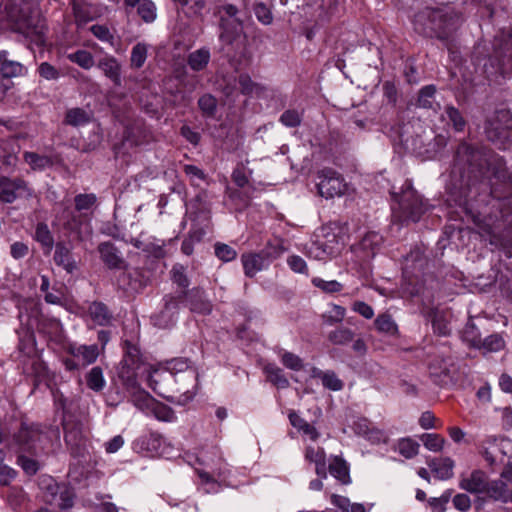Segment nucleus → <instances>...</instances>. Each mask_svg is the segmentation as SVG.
Here are the masks:
<instances>
[{
	"label": "nucleus",
	"mask_w": 512,
	"mask_h": 512,
	"mask_svg": "<svg viewBox=\"0 0 512 512\" xmlns=\"http://www.w3.org/2000/svg\"><path fill=\"white\" fill-rule=\"evenodd\" d=\"M352 429L357 435L364 437L371 443H380L384 440L383 430L375 427L373 423L365 417L357 418L352 424Z\"/></svg>",
	"instance_id": "nucleus-18"
},
{
	"label": "nucleus",
	"mask_w": 512,
	"mask_h": 512,
	"mask_svg": "<svg viewBox=\"0 0 512 512\" xmlns=\"http://www.w3.org/2000/svg\"><path fill=\"white\" fill-rule=\"evenodd\" d=\"M17 464L22 468L25 474L35 475L41 468L42 464L38 460V456L29 454L28 452H18Z\"/></svg>",
	"instance_id": "nucleus-33"
},
{
	"label": "nucleus",
	"mask_w": 512,
	"mask_h": 512,
	"mask_svg": "<svg viewBox=\"0 0 512 512\" xmlns=\"http://www.w3.org/2000/svg\"><path fill=\"white\" fill-rule=\"evenodd\" d=\"M328 471L341 484L347 485L351 483L349 465L341 456H333L331 458Z\"/></svg>",
	"instance_id": "nucleus-24"
},
{
	"label": "nucleus",
	"mask_w": 512,
	"mask_h": 512,
	"mask_svg": "<svg viewBox=\"0 0 512 512\" xmlns=\"http://www.w3.org/2000/svg\"><path fill=\"white\" fill-rule=\"evenodd\" d=\"M215 255L224 262L232 261L236 258V251L229 245L224 243H216L215 246Z\"/></svg>",
	"instance_id": "nucleus-58"
},
{
	"label": "nucleus",
	"mask_w": 512,
	"mask_h": 512,
	"mask_svg": "<svg viewBox=\"0 0 512 512\" xmlns=\"http://www.w3.org/2000/svg\"><path fill=\"white\" fill-rule=\"evenodd\" d=\"M97 201L95 194H78L74 198L75 209L79 212L91 209Z\"/></svg>",
	"instance_id": "nucleus-54"
},
{
	"label": "nucleus",
	"mask_w": 512,
	"mask_h": 512,
	"mask_svg": "<svg viewBox=\"0 0 512 512\" xmlns=\"http://www.w3.org/2000/svg\"><path fill=\"white\" fill-rule=\"evenodd\" d=\"M458 486L470 494L485 495L487 499L494 502H508V484L501 479L491 480L488 474L481 469L461 474Z\"/></svg>",
	"instance_id": "nucleus-5"
},
{
	"label": "nucleus",
	"mask_w": 512,
	"mask_h": 512,
	"mask_svg": "<svg viewBox=\"0 0 512 512\" xmlns=\"http://www.w3.org/2000/svg\"><path fill=\"white\" fill-rule=\"evenodd\" d=\"M436 88L434 85H426L422 87L418 94L417 104L421 108H433Z\"/></svg>",
	"instance_id": "nucleus-49"
},
{
	"label": "nucleus",
	"mask_w": 512,
	"mask_h": 512,
	"mask_svg": "<svg viewBox=\"0 0 512 512\" xmlns=\"http://www.w3.org/2000/svg\"><path fill=\"white\" fill-rule=\"evenodd\" d=\"M66 57L70 62L77 64L85 70H89L94 65L93 55L87 50H77L67 54Z\"/></svg>",
	"instance_id": "nucleus-41"
},
{
	"label": "nucleus",
	"mask_w": 512,
	"mask_h": 512,
	"mask_svg": "<svg viewBox=\"0 0 512 512\" xmlns=\"http://www.w3.org/2000/svg\"><path fill=\"white\" fill-rule=\"evenodd\" d=\"M178 298L185 299L186 306L191 312L206 315L212 311V303L206 298L205 292L201 288L183 291Z\"/></svg>",
	"instance_id": "nucleus-16"
},
{
	"label": "nucleus",
	"mask_w": 512,
	"mask_h": 512,
	"mask_svg": "<svg viewBox=\"0 0 512 512\" xmlns=\"http://www.w3.org/2000/svg\"><path fill=\"white\" fill-rule=\"evenodd\" d=\"M53 260L57 266L62 267L68 273L77 270V262L71 248L62 242L56 244Z\"/></svg>",
	"instance_id": "nucleus-20"
},
{
	"label": "nucleus",
	"mask_w": 512,
	"mask_h": 512,
	"mask_svg": "<svg viewBox=\"0 0 512 512\" xmlns=\"http://www.w3.org/2000/svg\"><path fill=\"white\" fill-rule=\"evenodd\" d=\"M131 393V401L133 404L142 411L151 409V406L155 399L151 397L147 392L140 389L139 384L134 389H127Z\"/></svg>",
	"instance_id": "nucleus-36"
},
{
	"label": "nucleus",
	"mask_w": 512,
	"mask_h": 512,
	"mask_svg": "<svg viewBox=\"0 0 512 512\" xmlns=\"http://www.w3.org/2000/svg\"><path fill=\"white\" fill-rule=\"evenodd\" d=\"M287 264L289 268L295 272L300 274H308V267L305 260L298 255H291L287 258Z\"/></svg>",
	"instance_id": "nucleus-63"
},
{
	"label": "nucleus",
	"mask_w": 512,
	"mask_h": 512,
	"mask_svg": "<svg viewBox=\"0 0 512 512\" xmlns=\"http://www.w3.org/2000/svg\"><path fill=\"white\" fill-rule=\"evenodd\" d=\"M64 440L76 456H82L85 451L86 438L83 425L76 420H65L63 423Z\"/></svg>",
	"instance_id": "nucleus-15"
},
{
	"label": "nucleus",
	"mask_w": 512,
	"mask_h": 512,
	"mask_svg": "<svg viewBox=\"0 0 512 512\" xmlns=\"http://www.w3.org/2000/svg\"><path fill=\"white\" fill-rule=\"evenodd\" d=\"M354 332L347 327H339L328 334V340L333 345H346L353 341Z\"/></svg>",
	"instance_id": "nucleus-42"
},
{
	"label": "nucleus",
	"mask_w": 512,
	"mask_h": 512,
	"mask_svg": "<svg viewBox=\"0 0 512 512\" xmlns=\"http://www.w3.org/2000/svg\"><path fill=\"white\" fill-rule=\"evenodd\" d=\"M251 175L252 171L241 165L233 171L232 179L237 186L243 188L248 184Z\"/></svg>",
	"instance_id": "nucleus-60"
},
{
	"label": "nucleus",
	"mask_w": 512,
	"mask_h": 512,
	"mask_svg": "<svg viewBox=\"0 0 512 512\" xmlns=\"http://www.w3.org/2000/svg\"><path fill=\"white\" fill-rule=\"evenodd\" d=\"M19 147L17 150L2 146L0 148V170L4 173H13L17 170L19 158H18Z\"/></svg>",
	"instance_id": "nucleus-26"
},
{
	"label": "nucleus",
	"mask_w": 512,
	"mask_h": 512,
	"mask_svg": "<svg viewBox=\"0 0 512 512\" xmlns=\"http://www.w3.org/2000/svg\"><path fill=\"white\" fill-rule=\"evenodd\" d=\"M392 214L401 224L418 222L429 210L428 201L413 188L411 180H405L400 192L392 191Z\"/></svg>",
	"instance_id": "nucleus-4"
},
{
	"label": "nucleus",
	"mask_w": 512,
	"mask_h": 512,
	"mask_svg": "<svg viewBox=\"0 0 512 512\" xmlns=\"http://www.w3.org/2000/svg\"><path fill=\"white\" fill-rule=\"evenodd\" d=\"M150 412L159 421L173 422L176 419L175 413L171 407L156 400L153 402Z\"/></svg>",
	"instance_id": "nucleus-43"
},
{
	"label": "nucleus",
	"mask_w": 512,
	"mask_h": 512,
	"mask_svg": "<svg viewBox=\"0 0 512 512\" xmlns=\"http://www.w3.org/2000/svg\"><path fill=\"white\" fill-rule=\"evenodd\" d=\"M317 189L320 196L331 199L344 195L348 189L344 177L332 168H323L317 172Z\"/></svg>",
	"instance_id": "nucleus-12"
},
{
	"label": "nucleus",
	"mask_w": 512,
	"mask_h": 512,
	"mask_svg": "<svg viewBox=\"0 0 512 512\" xmlns=\"http://www.w3.org/2000/svg\"><path fill=\"white\" fill-rule=\"evenodd\" d=\"M503 178L500 185L493 184L490 188L489 195L497 200L508 199L512 197V176L508 175L506 171L501 173Z\"/></svg>",
	"instance_id": "nucleus-31"
},
{
	"label": "nucleus",
	"mask_w": 512,
	"mask_h": 512,
	"mask_svg": "<svg viewBox=\"0 0 512 512\" xmlns=\"http://www.w3.org/2000/svg\"><path fill=\"white\" fill-rule=\"evenodd\" d=\"M282 363L285 367L294 371H300L303 368L302 359L291 352H285L282 355Z\"/></svg>",
	"instance_id": "nucleus-64"
},
{
	"label": "nucleus",
	"mask_w": 512,
	"mask_h": 512,
	"mask_svg": "<svg viewBox=\"0 0 512 512\" xmlns=\"http://www.w3.org/2000/svg\"><path fill=\"white\" fill-rule=\"evenodd\" d=\"M414 29L425 37L441 40L449 52L454 48V34L461 24V17L453 11L425 8L414 17Z\"/></svg>",
	"instance_id": "nucleus-2"
},
{
	"label": "nucleus",
	"mask_w": 512,
	"mask_h": 512,
	"mask_svg": "<svg viewBox=\"0 0 512 512\" xmlns=\"http://www.w3.org/2000/svg\"><path fill=\"white\" fill-rule=\"evenodd\" d=\"M444 116L452 124L455 131L462 132L464 130L466 121L457 108L454 106H447L445 108Z\"/></svg>",
	"instance_id": "nucleus-47"
},
{
	"label": "nucleus",
	"mask_w": 512,
	"mask_h": 512,
	"mask_svg": "<svg viewBox=\"0 0 512 512\" xmlns=\"http://www.w3.org/2000/svg\"><path fill=\"white\" fill-rule=\"evenodd\" d=\"M97 67L115 86H121V65L115 57L106 56L101 58L97 63Z\"/></svg>",
	"instance_id": "nucleus-23"
},
{
	"label": "nucleus",
	"mask_w": 512,
	"mask_h": 512,
	"mask_svg": "<svg viewBox=\"0 0 512 512\" xmlns=\"http://www.w3.org/2000/svg\"><path fill=\"white\" fill-rule=\"evenodd\" d=\"M148 55V47L144 43H137L133 46L130 56V66L133 69L141 68Z\"/></svg>",
	"instance_id": "nucleus-44"
},
{
	"label": "nucleus",
	"mask_w": 512,
	"mask_h": 512,
	"mask_svg": "<svg viewBox=\"0 0 512 512\" xmlns=\"http://www.w3.org/2000/svg\"><path fill=\"white\" fill-rule=\"evenodd\" d=\"M7 20L21 33H41L44 25L36 6L27 0H13L5 6Z\"/></svg>",
	"instance_id": "nucleus-8"
},
{
	"label": "nucleus",
	"mask_w": 512,
	"mask_h": 512,
	"mask_svg": "<svg viewBox=\"0 0 512 512\" xmlns=\"http://www.w3.org/2000/svg\"><path fill=\"white\" fill-rule=\"evenodd\" d=\"M168 371L167 374H171L172 376H177L182 373H186L187 370H196L190 365V362L184 358H176L171 360L168 363Z\"/></svg>",
	"instance_id": "nucleus-52"
},
{
	"label": "nucleus",
	"mask_w": 512,
	"mask_h": 512,
	"mask_svg": "<svg viewBox=\"0 0 512 512\" xmlns=\"http://www.w3.org/2000/svg\"><path fill=\"white\" fill-rule=\"evenodd\" d=\"M210 58L209 49L203 47L191 52L187 57V63L193 71L199 72L207 67Z\"/></svg>",
	"instance_id": "nucleus-32"
},
{
	"label": "nucleus",
	"mask_w": 512,
	"mask_h": 512,
	"mask_svg": "<svg viewBox=\"0 0 512 512\" xmlns=\"http://www.w3.org/2000/svg\"><path fill=\"white\" fill-rule=\"evenodd\" d=\"M86 383L91 390L95 392L102 391L106 384L102 368L99 366L93 367L86 375Z\"/></svg>",
	"instance_id": "nucleus-39"
},
{
	"label": "nucleus",
	"mask_w": 512,
	"mask_h": 512,
	"mask_svg": "<svg viewBox=\"0 0 512 512\" xmlns=\"http://www.w3.org/2000/svg\"><path fill=\"white\" fill-rule=\"evenodd\" d=\"M90 121L89 114L82 108H72L66 112L65 123L71 126H80Z\"/></svg>",
	"instance_id": "nucleus-45"
},
{
	"label": "nucleus",
	"mask_w": 512,
	"mask_h": 512,
	"mask_svg": "<svg viewBox=\"0 0 512 512\" xmlns=\"http://www.w3.org/2000/svg\"><path fill=\"white\" fill-rule=\"evenodd\" d=\"M228 18H221L222 32L219 39L222 43V51L227 56L245 55L247 48V35L243 31V25L235 17L237 8L231 4L223 6Z\"/></svg>",
	"instance_id": "nucleus-6"
},
{
	"label": "nucleus",
	"mask_w": 512,
	"mask_h": 512,
	"mask_svg": "<svg viewBox=\"0 0 512 512\" xmlns=\"http://www.w3.org/2000/svg\"><path fill=\"white\" fill-rule=\"evenodd\" d=\"M378 332L394 336L398 333V327L392 316L388 313H382L374 321Z\"/></svg>",
	"instance_id": "nucleus-38"
},
{
	"label": "nucleus",
	"mask_w": 512,
	"mask_h": 512,
	"mask_svg": "<svg viewBox=\"0 0 512 512\" xmlns=\"http://www.w3.org/2000/svg\"><path fill=\"white\" fill-rule=\"evenodd\" d=\"M423 443L428 450L438 452L443 448L444 439L438 434H425Z\"/></svg>",
	"instance_id": "nucleus-62"
},
{
	"label": "nucleus",
	"mask_w": 512,
	"mask_h": 512,
	"mask_svg": "<svg viewBox=\"0 0 512 512\" xmlns=\"http://www.w3.org/2000/svg\"><path fill=\"white\" fill-rule=\"evenodd\" d=\"M197 370H187L186 373L172 376L166 372H155L151 376L152 389L168 402L186 405L194 399L198 391Z\"/></svg>",
	"instance_id": "nucleus-3"
},
{
	"label": "nucleus",
	"mask_w": 512,
	"mask_h": 512,
	"mask_svg": "<svg viewBox=\"0 0 512 512\" xmlns=\"http://www.w3.org/2000/svg\"><path fill=\"white\" fill-rule=\"evenodd\" d=\"M432 328L435 334L439 336H448L451 333L448 314L444 311H434L432 313Z\"/></svg>",
	"instance_id": "nucleus-35"
},
{
	"label": "nucleus",
	"mask_w": 512,
	"mask_h": 512,
	"mask_svg": "<svg viewBox=\"0 0 512 512\" xmlns=\"http://www.w3.org/2000/svg\"><path fill=\"white\" fill-rule=\"evenodd\" d=\"M312 376L319 378L322 381L324 388L328 390L340 391L344 387L343 381L332 370L322 371L315 368L312 371Z\"/></svg>",
	"instance_id": "nucleus-29"
},
{
	"label": "nucleus",
	"mask_w": 512,
	"mask_h": 512,
	"mask_svg": "<svg viewBox=\"0 0 512 512\" xmlns=\"http://www.w3.org/2000/svg\"><path fill=\"white\" fill-rule=\"evenodd\" d=\"M37 72L45 80H58L61 76L60 71L48 62H42L38 68Z\"/></svg>",
	"instance_id": "nucleus-56"
},
{
	"label": "nucleus",
	"mask_w": 512,
	"mask_h": 512,
	"mask_svg": "<svg viewBox=\"0 0 512 512\" xmlns=\"http://www.w3.org/2000/svg\"><path fill=\"white\" fill-rule=\"evenodd\" d=\"M343 243L334 232H327L322 237L317 236L316 240L306 246L307 257L319 261H325L340 254Z\"/></svg>",
	"instance_id": "nucleus-11"
},
{
	"label": "nucleus",
	"mask_w": 512,
	"mask_h": 512,
	"mask_svg": "<svg viewBox=\"0 0 512 512\" xmlns=\"http://www.w3.org/2000/svg\"><path fill=\"white\" fill-rule=\"evenodd\" d=\"M346 309L340 305L333 304L331 310L323 315L324 323L334 325L343 321Z\"/></svg>",
	"instance_id": "nucleus-53"
},
{
	"label": "nucleus",
	"mask_w": 512,
	"mask_h": 512,
	"mask_svg": "<svg viewBox=\"0 0 512 512\" xmlns=\"http://www.w3.org/2000/svg\"><path fill=\"white\" fill-rule=\"evenodd\" d=\"M87 312L91 320L99 326H109L114 319L107 305L100 301L90 303Z\"/></svg>",
	"instance_id": "nucleus-22"
},
{
	"label": "nucleus",
	"mask_w": 512,
	"mask_h": 512,
	"mask_svg": "<svg viewBox=\"0 0 512 512\" xmlns=\"http://www.w3.org/2000/svg\"><path fill=\"white\" fill-rule=\"evenodd\" d=\"M267 378L277 388L284 389L289 386V381L285 377L283 371L279 368L269 369Z\"/></svg>",
	"instance_id": "nucleus-59"
},
{
	"label": "nucleus",
	"mask_w": 512,
	"mask_h": 512,
	"mask_svg": "<svg viewBox=\"0 0 512 512\" xmlns=\"http://www.w3.org/2000/svg\"><path fill=\"white\" fill-rule=\"evenodd\" d=\"M27 73V68L20 62L7 59L4 56L1 59L0 74L3 79H11L14 77H21Z\"/></svg>",
	"instance_id": "nucleus-30"
},
{
	"label": "nucleus",
	"mask_w": 512,
	"mask_h": 512,
	"mask_svg": "<svg viewBox=\"0 0 512 512\" xmlns=\"http://www.w3.org/2000/svg\"><path fill=\"white\" fill-rule=\"evenodd\" d=\"M71 353L74 357L82 360V365H88L96 361L99 355V350L97 345H82L72 349Z\"/></svg>",
	"instance_id": "nucleus-37"
},
{
	"label": "nucleus",
	"mask_w": 512,
	"mask_h": 512,
	"mask_svg": "<svg viewBox=\"0 0 512 512\" xmlns=\"http://www.w3.org/2000/svg\"><path fill=\"white\" fill-rule=\"evenodd\" d=\"M484 68L487 74L512 77V28L494 37L492 52Z\"/></svg>",
	"instance_id": "nucleus-7"
},
{
	"label": "nucleus",
	"mask_w": 512,
	"mask_h": 512,
	"mask_svg": "<svg viewBox=\"0 0 512 512\" xmlns=\"http://www.w3.org/2000/svg\"><path fill=\"white\" fill-rule=\"evenodd\" d=\"M198 108L204 118L213 119L218 110V100L210 93H205L197 101Z\"/></svg>",
	"instance_id": "nucleus-34"
},
{
	"label": "nucleus",
	"mask_w": 512,
	"mask_h": 512,
	"mask_svg": "<svg viewBox=\"0 0 512 512\" xmlns=\"http://www.w3.org/2000/svg\"><path fill=\"white\" fill-rule=\"evenodd\" d=\"M137 13L146 23H151L156 19L157 9L151 0H142L137 6Z\"/></svg>",
	"instance_id": "nucleus-48"
},
{
	"label": "nucleus",
	"mask_w": 512,
	"mask_h": 512,
	"mask_svg": "<svg viewBox=\"0 0 512 512\" xmlns=\"http://www.w3.org/2000/svg\"><path fill=\"white\" fill-rule=\"evenodd\" d=\"M34 197V189L22 177L0 176V202L11 204L18 198Z\"/></svg>",
	"instance_id": "nucleus-14"
},
{
	"label": "nucleus",
	"mask_w": 512,
	"mask_h": 512,
	"mask_svg": "<svg viewBox=\"0 0 512 512\" xmlns=\"http://www.w3.org/2000/svg\"><path fill=\"white\" fill-rule=\"evenodd\" d=\"M304 456L307 461L314 464L326 459V453L322 447H314L311 445L305 448Z\"/></svg>",
	"instance_id": "nucleus-61"
},
{
	"label": "nucleus",
	"mask_w": 512,
	"mask_h": 512,
	"mask_svg": "<svg viewBox=\"0 0 512 512\" xmlns=\"http://www.w3.org/2000/svg\"><path fill=\"white\" fill-rule=\"evenodd\" d=\"M23 160L29 165L32 171H43L54 165V161L51 156L41 155L31 151H25L23 153Z\"/></svg>",
	"instance_id": "nucleus-28"
},
{
	"label": "nucleus",
	"mask_w": 512,
	"mask_h": 512,
	"mask_svg": "<svg viewBox=\"0 0 512 512\" xmlns=\"http://www.w3.org/2000/svg\"><path fill=\"white\" fill-rule=\"evenodd\" d=\"M302 118L303 111L288 109L281 114L279 121L286 127L295 128L301 124Z\"/></svg>",
	"instance_id": "nucleus-50"
},
{
	"label": "nucleus",
	"mask_w": 512,
	"mask_h": 512,
	"mask_svg": "<svg viewBox=\"0 0 512 512\" xmlns=\"http://www.w3.org/2000/svg\"><path fill=\"white\" fill-rule=\"evenodd\" d=\"M38 485L44 502L62 487V484H58L54 478L47 475L39 478Z\"/></svg>",
	"instance_id": "nucleus-40"
},
{
	"label": "nucleus",
	"mask_w": 512,
	"mask_h": 512,
	"mask_svg": "<svg viewBox=\"0 0 512 512\" xmlns=\"http://www.w3.org/2000/svg\"><path fill=\"white\" fill-rule=\"evenodd\" d=\"M285 251L286 247L282 239L274 238L269 241L267 245L258 252V270H261L262 266L265 264L279 258Z\"/></svg>",
	"instance_id": "nucleus-19"
},
{
	"label": "nucleus",
	"mask_w": 512,
	"mask_h": 512,
	"mask_svg": "<svg viewBox=\"0 0 512 512\" xmlns=\"http://www.w3.org/2000/svg\"><path fill=\"white\" fill-rule=\"evenodd\" d=\"M431 471L435 474V477L439 480L451 479L454 475V461L449 458H434L427 462Z\"/></svg>",
	"instance_id": "nucleus-25"
},
{
	"label": "nucleus",
	"mask_w": 512,
	"mask_h": 512,
	"mask_svg": "<svg viewBox=\"0 0 512 512\" xmlns=\"http://www.w3.org/2000/svg\"><path fill=\"white\" fill-rule=\"evenodd\" d=\"M142 355L137 345L124 341V355L120 362L118 376L126 389L137 387V370L142 365Z\"/></svg>",
	"instance_id": "nucleus-10"
},
{
	"label": "nucleus",
	"mask_w": 512,
	"mask_h": 512,
	"mask_svg": "<svg viewBox=\"0 0 512 512\" xmlns=\"http://www.w3.org/2000/svg\"><path fill=\"white\" fill-rule=\"evenodd\" d=\"M164 300V309L160 312L159 315L154 317V324L160 328H167L172 324V310L178 309L177 298L171 295H167L165 296Z\"/></svg>",
	"instance_id": "nucleus-27"
},
{
	"label": "nucleus",
	"mask_w": 512,
	"mask_h": 512,
	"mask_svg": "<svg viewBox=\"0 0 512 512\" xmlns=\"http://www.w3.org/2000/svg\"><path fill=\"white\" fill-rule=\"evenodd\" d=\"M75 494L71 488L62 484V487L45 501L46 504L54 506L59 512H66L74 505Z\"/></svg>",
	"instance_id": "nucleus-21"
},
{
	"label": "nucleus",
	"mask_w": 512,
	"mask_h": 512,
	"mask_svg": "<svg viewBox=\"0 0 512 512\" xmlns=\"http://www.w3.org/2000/svg\"><path fill=\"white\" fill-rule=\"evenodd\" d=\"M480 345L489 352H497L504 348L505 342L500 335L492 334L481 340Z\"/></svg>",
	"instance_id": "nucleus-55"
},
{
	"label": "nucleus",
	"mask_w": 512,
	"mask_h": 512,
	"mask_svg": "<svg viewBox=\"0 0 512 512\" xmlns=\"http://www.w3.org/2000/svg\"><path fill=\"white\" fill-rule=\"evenodd\" d=\"M98 252L101 260L109 269H122L126 266L124 258L112 242L100 243Z\"/></svg>",
	"instance_id": "nucleus-17"
},
{
	"label": "nucleus",
	"mask_w": 512,
	"mask_h": 512,
	"mask_svg": "<svg viewBox=\"0 0 512 512\" xmlns=\"http://www.w3.org/2000/svg\"><path fill=\"white\" fill-rule=\"evenodd\" d=\"M312 283L315 287L327 293L340 292L343 288V285L336 280L326 281L321 278H314Z\"/></svg>",
	"instance_id": "nucleus-57"
},
{
	"label": "nucleus",
	"mask_w": 512,
	"mask_h": 512,
	"mask_svg": "<svg viewBox=\"0 0 512 512\" xmlns=\"http://www.w3.org/2000/svg\"><path fill=\"white\" fill-rule=\"evenodd\" d=\"M487 158L477 147L461 142L457 146L448 185L449 200L462 209L467 217L491 237H495L492 224L486 223L475 194L479 191V180L485 174Z\"/></svg>",
	"instance_id": "nucleus-1"
},
{
	"label": "nucleus",
	"mask_w": 512,
	"mask_h": 512,
	"mask_svg": "<svg viewBox=\"0 0 512 512\" xmlns=\"http://www.w3.org/2000/svg\"><path fill=\"white\" fill-rule=\"evenodd\" d=\"M42 436V432L38 425L22 422L18 431L13 435V441L17 446V452H28L34 456H39L41 449L38 443L41 441Z\"/></svg>",
	"instance_id": "nucleus-13"
},
{
	"label": "nucleus",
	"mask_w": 512,
	"mask_h": 512,
	"mask_svg": "<svg viewBox=\"0 0 512 512\" xmlns=\"http://www.w3.org/2000/svg\"><path fill=\"white\" fill-rule=\"evenodd\" d=\"M484 132L487 139L499 149L512 147V113L508 109H499L486 120Z\"/></svg>",
	"instance_id": "nucleus-9"
},
{
	"label": "nucleus",
	"mask_w": 512,
	"mask_h": 512,
	"mask_svg": "<svg viewBox=\"0 0 512 512\" xmlns=\"http://www.w3.org/2000/svg\"><path fill=\"white\" fill-rule=\"evenodd\" d=\"M35 240L38 241L48 251L52 249L54 239L47 224L43 222L37 224L35 229Z\"/></svg>",
	"instance_id": "nucleus-46"
},
{
	"label": "nucleus",
	"mask_w": 512,
	"mask_h": 512,
	"mask_svg": "<svg viewBox=\"0 0 512 512\" xmlns=\"http://www.w3.org/2000/svg\"><path fill=\"white\" fill-rule=\"evenodd\" d=\"M419 444L410 439L404 438L398 442V452L406 459H411L418 454Z\"/></svg>",
	"instance_id": "nucleus-51"
}]
</instances>
